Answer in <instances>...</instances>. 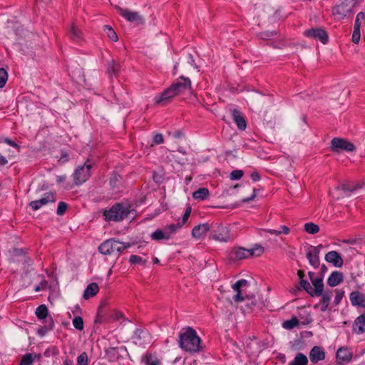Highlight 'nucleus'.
Here are the masks:
<instances>
[{
    "instance_id": "obj_28",
    "label": "nucleus",
    "mask_w": 365,
    "mask_h": 365,
    "mask_svg": "<svg viewBox=\"0 0 365 365\" xmlns=\"http://www.w3.org/2000/svg\"><path fill=\"white\" fill-rule=\"evenodd\" d=\"M209 194L210 192L207 188L201 187L192 193V197L195 199L203 200L209 196Z\"/></svg>"
},
{
    "instance_id": "obj_46",
    "label": "nucleus",
    "mask_w": 365,
    "mask_h": 365,
    "mask_svg": "<svg viewBox=\"0 0 365 365\" xmlns=\"http://www.w3.org/2000/svg\"><path fill=\"white\" fill-rule=\"evenodd\" d=\"M360 29H358V26L356 28H354V32L352 34V41L354 43H358L360 40Z\"/></svg>"
},
{
    "instance_id": "obj_9",
    "label": "nucleus",
    "mask_w": 365,
    "mask_h": 365,
    "mask_svg": "<svg viewBox=\"0 0 365 365\" xmlns=\"http://www.w3.org/2000/svg\"><path fill=\"white\" fill-rule=\"evenodd\" d=\"M304 35L310 38L319 40L322 43L325 44L328 41V34L322 28H312L304 31Z\"/></svg>"
},
{
    "instance_id": "obj_15",
    "label": "nucleus",
    "mask_w": 365,
    "mask_h": 365,
    "mask_svg": "<svg viewBox=\"0 0 365 365\" xmlns=\"http://www.w3.org/2000/svg\"><path fill=\"white\" fill-rule=\"evenodd\" d=\"M247 281L246 279H240L237 281L232 286V289L235 292V294L233 297L234 300L236 302H241L244 301L245 298L242 296L241 288L247 285Z\"/></svg>"
},
{
    "instance_id": "obj_62",
    "label": "nucleus",
    "mask_w": 365,
    "mask_h": 365,
    "mask_svg": "<svg viewBox=\"0 0 365 365\" xmlns=\"http://www.w3.org/2000/svg\"><path fill=\"white\" fill-rule=\"evenodd\" d=\"M308 275H309V277L311 282H312V280L316 279V278L314 277V272H308Z\"/></svg>"
},
{
    "instance_id": "obj_1",
    "label": "nucleus",
    "mask_w": 365,
    "mask_h": 365,
    "mask_svg": "<svg viewBox=\"0 0 365 365\" xmlns=\"http://www.w3.org/2000/svg\"><path fill=\"white\" fill-rule=\"evenodd\" d=\"M191 90V81L189 78L180 77L168 89L163 92L160 96L155 98V104H160L169 101L175 96L182 94L186 91Z\"/></svg>"
},
{
    "instance_id": "obj_50",
    "label": "nucleus",
    "mask_w": 365,
    "mask_h": 365,
    "mask_svg": "<svg viewBox=\"0 0 365 365\" xmlns=\"http://www.w3.org/2000/svg\"><path fill=\"white\" fill-rule=\"evenodd\" d=\"M48 287V282L46 280H42L39 284L35 287L34 290L35 292H38L41 290H44Z\"/></svg>"
},
{
    "instance_id": "obj_42",
    "label": "nucleus",
    "mask_w": 365,
    "mask_h": 365,
    "mask_svg": "<svg viewBox=\"0 0 365 365\" xmlns=\"http://www.w3.org/2000/svg\"><path fill=\"white\" fill-rule=\"evenodd\" d=\"M334 292H335V297H334V303L336 306L341 302V301L344 297V292L339 289H335Z\"/></svg>"
},
{
    "instance_id": "obj_5",
    "label": "nucleus",
    "mask_w": 365,
    "mask_h": 365,
    "mask_svg": "<svg viewBox=\"0 0 365 365\" xmlns=\"http://www.w3.org/2000/svg\"><path fill=\"white\" fill-rule=\"evenodd\" d=\"M129 247V243H124L113 239H109L103 242L98 247V250L103 255H110L115 253H120Z\"/></svg>"
},
{
    "instance_id": "obj_18",
    "label": "nucleus",
    "mask_w": 365,
    "mask_h": 365,
    "mask_svg": "<svg viewBox=\"0 0 365 365\" xmlns=\"http://www.w3.org/2000/svg\"><path fill=\"white\" fill-rule=\"evenodd\" d=\"M309 358L313 363H317L324 359L325 352L322 347L315 346L312 349L309 353Z\"/></svg>"
},
{
    "instance_id": "obj_36",
    "label": "nucleus",
    "mask_w": 365,
    "mask_h": 365,
    "mask_svg": "<svg viewBox=\"0 0 365 365\" xmlns=\"http://www.w3.org/2000/svg\"><path fill=\"white\" fill-rule=\"evenodd\" d=\"M76 365H88V358L86 352L81 353L77 357Z\"/></svg>"
},
{
    "instance_id": "obj_41",
    "label": "nucleus",
    "mask_w": 365,
    "mask_h": 365,
    "mask_svg": "<svg viewBox=\"0 0 365 365\" xmlns=\"http://www.w3.org/2000/svg\"><path fill=\"white\" fill-rule=\"evenodd\" d=\"M300 287L303 288L310 296L312 294V286L307 280H299Z\"/></svg>"
},
{
    "instance_id": "obj_23",
    "label": "nucleus",
    "mask_w": 365,
    "mask_h": 365,
    "mask_svg": "<svg viewBox=\"0 0 365 365\" xmlns=\"http://www.w3.org/2000/svg\"><path fill=\"white\" fill-rule=\"evenodd\" d=\"M336 357L339 361L349 362L352 358V353L346 348L340 347L336 351Z\"/></svg>"
},
{
    "instance_id": "obj_19",
    "label": "nucleus",
    "mask_w": 365,
    "mask_h": 365,
    "mask_svg": "<svg viewBox=\"0 0 365 365\" xmlns=\"http://www.w3.org/2000/svg\"><path fill=\"white\" fill-rule=\"evenodd\" d=\"M232 115L237 128L241 130H245L247 123L241 112L237 109H234L232 110Z\"/></svg>"
},
{
    "instance_id": "obj_55",
    "label": "nucleus",
    "mask_w": 365,
    "mask_h": 365,
    "mask_svg": "<svg viewBox=\"0 0 365 365\" xmlns=\"http://www.w3.org/2000/svg\"><path fill=\"white\" fill-rule=\"evenodd\" d=\"M272 36H274V33H262L260 34V37L263 39H268L270 37H272Z\"/></svg>"
},
{
    "instance_id": "obj_27",
    "label": "nucleus",
    "mask_w": 365,
    "mask_h": 365,
    "mask_svg": "<svg viewBox=\"0 0 365 365\" xmlns=\"http://www.w3.org/2000/svg\"><path fill=\"white\" fill-rule=\"evenodd\" d=\"M150 237L153 240L160 241L161 240H169L170 235L168 231L158 229L151 234Z\"/></svg>"
},
{
    "instance_id": "obj_45",
    "label": "nucleus",
    "mask_w": 365,
    "mask_h": 365,
    "mask_svg": "<svg viewBox=\"0 0 365 365\" xmlns=\"http://www.w3.org/2000/svg\"><path fill=\"white\" fill-rule=\"evenodd\" d=\"M68 208V205L65 202H60L58 205L56 213L58 215H63Z\"/></svg>"
},
{
    "instance_id": "obj_64",
    "label": "nucleus",
    "mask_w": 365,
    "mask_h": 365,
    "mask_svg": "<svg viewBox=\"0 0 365 365\" xmlns=\"http://www.w3.org/2000/svg\"><path fill=\"white\" fill-rule=\"evenodd\" d=\"M37 2H41L44 4L45 5L48 4L51 0H36Z\"/></svg>"
},
{
    "instance_id": "obj_57",
    "label": "nucleus",
    "mask_w": 365,
    "mask_h": 365,
    "mask_svg": "<svg viewBox=\"0 0 365 365\" xmlns=\"http://www.w3.org/2000/svg\"><path fill=\"white\" fill-rule=\"evenodd\" d=\"M7 163L6 158L0 154V165H5Z\"/></svg>"
},
{
    "instance_id": "obj_6",
    "label": "nucleus",
    "mask_w": 365,
    "mask_h": 365,
    "mask_svg": "<svg viewBox=\"0 0 365 365\" xmlns=\"http://www.w3.org/2000/svg\"><path fill=\"white\" fill-rule=\"evenodd\" d=\"M92 164L90 160L85 162L84 165L78 167L73 174V183L75 185H80L85 182L91 175Z\"/></svg>"
},
{
    "instance_id": "obj_10",
    "label": "nucleus",
    "mask_w": 365,
    "mask_h": 365,
    "mask_svg": "<svg viewBox=\"0 0 365 365\" xmlns=\"http://www.w3.org/2000/svg\"><path fill=\"white\" fill-rule=\"evenodd\" d=\"M116 9L120 16L130 22L136 23L138 24L143 22V18L137 11H132L129 9H123L120 6H116Z\"/></svg>"
},
{
    "instance_id": "obj_29",
    "label": "nucleus",
    "mask_w": 365,
    "mask_h": 365,
    "mask_svg": "<svg viewBox=\"0 0 365 365\" xmlns=\"http://www.w3.org/2000/svg\"><path fill=\"white\" fill-rule=\"evenodd\" d=\"M307 364L308 359L307 356L302 353H299L296 355L294 360L289 364V365H307Z\"/></svg>"
},
{
    "instance_id": "obj_52",
    "label": "nucleus",
    "mask_w": 365,
    "mask_h": 365,
    "mask_svg": "<svg viewBox=\"0 0 365 365\" xmlns=\"http://www.w3.org/2000/svg\"><path fill=\"white\" fill-rule=\"evenodd\" d=\"M153 141L155 144H161L164 142L163 135L160 133L155 134L153 137Z\"/></svg>"
},
{
    "instance_id": "obj_54",
    "label": "nucleus",
    "mask_w": 365,
    "mask_h": 365,
    "mask_svg": "<svg viewBox=\"0 0 365 365\" xmlns=\"http://www.w3.org/2000/svg\"><path fill=\"white\" fill-rule=\"evenodd\" d=\"M250 177L253 181H258L260 180V175L257 172L252 173Z\"/></svg>"
},
{
    "instance_id": "obj_33",
    "label": "nucleus",
    "mask_w": 365,
    "mask_h": 365,
    "mask_svg": "<svg viewBox=\"0 0 365 365\" xmlns=\"http://www.w3.org/2000/svg\"><path fill=\"white\" fill-rule=\"evenodd\" d=\"M36 314L40 319H45L48 315V309L46 305L41 304L36 308Z\"/></svg>"
},
{
    "instance_id": "obj_22",
    "label": "nucleus",
    "mask_w": 365,
    "mask_h": 365,
    "mask_svg": "<svg viewBox=\"0 0 365 365\" xmlns=\"http://www.w3.org/2000/svg\"><path fill=\"white\" fill-rule=\"evenodd\" d=\"M210 229V226L208 223H204L197 225L193 227L192 230V235L195 238H200L202 235H205Z\"/></svg>"
},
{
    "instance_id": "obj_32",
    "label": "nucleus",
    "mask_w": 365,
    "mask_h": 365,
    "mask_svg": "<svg viewBox=\"0 0 365 365\" xmlns=\"http://www.w3.org/2000/svg\"><path fill=\"white\" fill-rule=\"evenodd\" d=\"M73 327L78 331H83L84 329V322L81 317L76 316L72 320Z\"/></svg>"
},
{
    "instance_id": "obj_21",
    "label": "nucleus",
    "mask_w": 365,
    "mask_h": 365,
    "mask_svg": "<svg viewBox=\"0 0 365 365\" xmlns=\"http://www.w3.org/2000/svg\"><path fill=\"white\" fill-rule=\"evenodd\" d=\"M314 288L312 287V297H318L319 294H322V291H324V283H323V276L321 277H317L316 279L312 280V282Z\"/></svg>"
},
{
    "instance_id": "obj_13",
    "label": "nucleus",
    "mask_w": 365,
    "mask_h": 365,
    "mask_svg": "<svg viewBox=\"0 0 365 365\" xmlns=\"http://www.w3.org/2000/svg\"><path fill=\"white\" fill-rule=\"evenodd\" d=\"M332 294V290L322 291V294H319L322 297V299L319 304L314 305V308L319 309L321 312H325L328 309Z\"/></svg>"
},
{
    "instance_id": "obj_53",
    "label": "nucleus",
    "mask_w": 365,
    "mask_h": 365,
    "mask_svg": "<svg viewBox=\"0 0 365 365\" xmlns=\"http://www.w3.org/2000/svg\"><path fill=\"white\" fill-rule=\"evenodd\" d=\"M4 142H5L6 143H7L8 145H11V146L14 147V148H19V146L18 145V144H17V143H16L14 141H13V140H10V139H9V138H5V139H4Z\"/></svg>"
},
{
    "instance_id": "obj_38",
    "label": "nucleus",
    "mask_w": 365,
    "mask_h": 365,
    "mask_svg": "<svg viewBox=\"0 0 365 365\" xmlns=\"http://www.w3.org/2000/svg\"><path fill=\"white\" fill-rule=\"evenodd\" d=\"M181 227H182V224H180V222H178L176 224H171V225L167 226L166 227H165L164 230L165 231H168V232L169 233L170 237L173 233H175Z\"/></svg>"
},
{
    "instance_id": "obj_8",
    "label": "nucleus",
    "mask_w": 365,
    "mask_h": 365,
    "mask_svg": "<svg viewBox=\"0 0 365 365\" xmlns=\"http://www.w3.org/2000/svg\"><path fill=\"white\" fill-rule=\"evenodd\" d=\"M356 3V0H341L340 4L334 8V14H338L341 18H344L352 11Z\"/></svg>"
},
{
    "instance_id": "obj_39",
    "label": "nucleus",
    "mask_w": 365,
    "mask_h": 365,
    "mask_svg": "<svg viewBox=\"0 0 365 365\" xmlns=\"http://www.w3.org/2000/svg\"><path fill=\"white\" fill-rule=\"evenodd\" d=\"M8 79V74L6 71L3 68H0V88H3Z\"/></svg>"
},
{
    "instance_id": "obj_11",
    "label": "nucleus",
    "mask_w": 365,
    "mask_h": 365,
    "mask_svg": "<svg viewBox=\"0 0 365 365\" xmlns=\"http://www.w3.org/2000/svg\"><path fill=\"white\" fill-rule=\"evenodd\" d=\"M322 247V245L317 247L311 246L309 251L306 254V257L309 260V264L314 268L319 266V253L320 249Z\"/></svg>"
},
{
    "instance_id": "obj_60",
    "label": "nucleus",
    "mask_w": 365,
    "mask_h": 365,
    "mask_svg": "<svg viewBox=\"0 0 365 365\" xmlns=\"http://www.w3.org/2000/svg\"><path fill=\"white\" fill-rule=\"evenodd\" d=\"M100 310H101V308L98 309V314L96 317V319H95V323H101V316H100Z\"/></svg>"
},
{
    "instance_id": "obj_12",
    "label": "nucleus",
    "mask_w": 365,
    "mask_h": 365,
    "mask_svg": "<svg viewBox=\"0 0 365 365\" xmlns=\"http://www.w3.org/2000/svg\"><path fill=\"white\" fill-rule=\"evenodd\" d=\"M211 237L216 241L227 242L230 239L229 230L226 227L219 226L212 232Z\"/></svg>"
},
{
    "instance_id": "obj_59",
    "label": "nucleus",
    "mask_w": 365,
    "mask_h": 365,
    "mask_svg": "<svg viewBox=\"0 0 365 365\" xmlns=\"http://www.w3.org/2000/svg\"><path fill=\"white\" fill-rule=\"evenodd\" d=\"M297 275L299 278L300 280H303L304 279V272L303 270L302 269H299L297 271Z\"/></svg>"
},
{
    "instance_id": "obj_17",
    "label": "nucleus",
    "mask_w": 365,
    "mask_h": 365,
    "mask_svg": "<svg viewBox=\"0 0 365 365\" xmlns=\"http://www.w3.org/2000/svg\"><path fill=\"white\" fill-rule=\"evenodd\" d=\"M83 41V36L81 29L78 26L72 25L70 27V42L72 41L74 44L78 45Z\"/></svg>"
},
{
    "instance_id": "obj_35",
    "label": "nucleus",
    "mask_w": 365,
    "mask_h": 365,
    "mask_svg": "<svg viewBox=\"0 0 365 365\" xmlns=\"http://www.w3.org/2000/svg\"><path fill=\"white\" fill-rule=\"evenodd\" d=\"M298 324V319L297 318H292L289 320L284 321L282 324V327L286 329H291L297 327Z\"/></svg>"
},
{
    "instance_id": "obj_44",
    "label": "nucleus",
    "mask_w": 365,
    "mask_h": 365,
    "mask_svg": "<svg viewBox=\"0 0 365 365\" xmlns=\"http://www.w3.org/2000/svg\"><path fill=\"white\" fill-rule=\"evenodd\" d=\"M243 171L241 170H235L231 172L230 178L231 180H240L243 176Z\"/></svg>"
},
{
    "instance_id": "obj_20",
    "label": "nucleus",
    "mask_w": 365,
    "mask_h": 365,
    "mask_svg": "<svg viewBox=\"0 0 365 365\" xmlns=\"http://www.w3.org/2000/svg\"><path fill=\"white\" fill-rule=\"evenodd\" d=\"M350 301L354 306L365 307V294L359 292H352L350 294Z\"/></svg>"
},
{
    "instance_id": "obj_63",
    "label": "nucleus",
    "mask_w": 365,
    "mask_h": 365,
    "mask_svg": "<svg viewBox=\"0 0 365 365\" xmlns=\"http://www.w3.org/2000/svg\"><path fill=\"white\" fill-rule=\"evenodd\" d=\"M327 271V268L324 264H322L321 267V273L323 275Z\"/></svg>"
},
{
    "instance_id": "obj_30",
    "label": "nucleus",
    "mask_w": 365,
    "mask_h": 365,
    "mask_svg": "<svg viewBox=\"0 0 365 365\" xmlns=\"http://www.w3.org/2000/svg\"><path fill=\"white\" fill-rule=\"evenodd\" d=\"M304 230L311 235H314L319 232V227L313 222H307L304 225Z\"/></svg>"
},
{
    "instance_id": "obj_4",
    "label": "nucleus",
    "mask_w": 365,
    "mask_h": 365,
    "mask_svg": "<svg viewBox=\"0 0 365 365\" xmlns=\"http://www.w3.org/2000/svg\"><path fill=\"white\" fill-rule=\"evenodd\" d=\"M130 208L120 203H116L110 210H106L103 213L108 221L120 222L124 220L130 214Z\"/></svg>"
},
{
    "instance_id": "obj_24",
    "label": "nucleus",
    "mask_w": 365,
    "mask_h": 365,
    "mask_svg": "<svg viewBox=\"0 0 365 365\" xmlns=\"http://www.w3.org/2000/svg\"><path fill=\"white\" fill-rule=\"evenodd\" d=\"M343 274L338 271L333 272L327 279V284L330 287H335L343 282Z\"/></svg>"
},
{
    "instance_id": "obj_37",
    "label": "nucleus",
    "mask_w": 365,
    "mask_h": 365,
    "mask_svg": "<svg viewBox=\"0 0 365 365\" xmlns=\"http://www.w3.org/2000/svg\"><path fill=\"white\" fill-rule=\"evenodd\" d=\"M34 361V358L31 354H25L21 361L19 365H31Z\"/></svg>"
},
{
    "instance_id": "obj_56",
    "label": "nucleus",
    "mask_w": 365,
    "mask_h": 365,
    "mask_svg": "<svg viewBox=\"0 0 365 365\" xmlns=\"http://www.w3.org/2000/svg\"><path fill=\"white\" fill-rule=\"evenodd\" d=\"M123 316V313L122 312H115L113 316V318L115 320L117 319H119L120 318H122Z\"/></svg>"
},
{
    "instance_id": "obj_7",
    "label": "nucleus",
    "mask_w": 365,
    "mask_h": 365,
    "mask_svg": "<svg viewBox=\"0 0 365 365\" xmlns=\"http://www.w3.org/2000/svg\"><path fill=\"white\" fill-rule=\"evenodd\" d=\"M330 149L336 153H339L341 151L354 152L356 150V146L345 138H334L331 141Z\"/></svg>"
},
{
    "instance_id": "obj_51",
    "label": "nucleus",
    "mask_w": 365,
    "mask_h": 365,
    "mask_svg": "<svg viewBox=\"0 0 365 365\" xmlns=\"http://www.w3.org/2000/svg\"><path fill=\"white\" fill-rule=\"evenodd\" d=\"M190 213H191V207H187L185 210L184 215H183L182 221L180 222V224H182V226L186 222V221L187 220V219L189 218V217L190 215Z\"/></svg>"
},
{
    "instance_id": "obj_40",
    "label": "nucleus",
    "mask_w": 365,
    "mask_h": 365,
    "mask_svg": "<svg viewBox=\"0 0 365 365\" xmlns=\"http://www.w3.org/2000/svg\"><path fill=\"white\" fill-rule=\"evenodd\" d=\"M108 70L110 73L116 74L120 71V65L114 61H112L109 63Z\"/></svg>"
},
{
    "instance_id": "obj_2",
    "label": "nucleus",
    "mask_w": 365,
    "mask_h": 365,
    "mask_svg": "<svg viewBox=\"0 0 365 365\" xmlns=\"http://www.w3.org/2000/svg\"><path fill=\"white\" fill-rule=\"evenodd\" d=\"M179 346L187 352H197L200 350V338L195 329L191 327L185 329L179 335Z\"/></svg>"
},
{
    "instance_id": "obj_31",
    "label": "nucleus",
    "mask_w": 365,
    "mask_h": 365,
    "mask_svg": "<svg viewBox=\"0 0 365 365\" xmlns=\"http://www.w3.org/2000/svg\"><path fill=\"white\" fill-rule=\"evenodd\" d=\"M264 231L267 233H269L271 235H274L279 236L282 233H283L284 235H288L290 232V230L287 226L283 225V226H281L280 230H273V229H267V230H264Z\"/></svg>"
},
{
    "instance_id": "obj_25",
    "label": "nucleus",
    "mask_w": 365,
    "mask_h": 365,
    "mask_svg": "<svg viewBox=\"0 0 365 365\" xmlns=\"http://www.w3.org/2000/svg\"><path fill=\"white\" fill-rule=\"evenodd\" d=\"M353 329L357 334L365 332V314H361L355 319Z\"/></svg>"
},
{
    "instance_id": "obj_14",
    "label": "nucleus",
    "mask_w": 365,
    "mask_h": 365,
    "mask_svg": "<svg viewBox=\"0 0 365 365\" xmlns=\"http://www.w3.org/2000/svg\"><path fill=\"white\" fill-rule=\"evenodd\" d=\"M56 201L55 196L52 192L45 194V196L38 200L31 201L29 205L34 210H38L41 206L46 205L48 202H53Z\"/></svg>"
},
{
    "instance_id": "obj_47",
    "label": "nucleus",
    "mask_w": 365,
    "mask_h": 365,
    "mask_svg": "<svg viewBox=\"0 0 365 365\" xmlns=\"http://www.w3.org/2000/svg\"><path fill=\"white\" fill-rule=\"evenodd\" d=\"M78 78L77 79H76L75 81H76L77 83L80 84L81 86H85L86 85V81H85V78H84V74H83V72L79 69L78 71Z\"/></svg>"
},
{
    "instance_id": "obj_58",
    "label": "nucleus",
    "mask_w": 365,
    "mask_h": 365,
    "mask_svg": "<svg viewBox=\"0 0 365 365\" xmlns=\"http://www.w3.org/2000/svg\"><path fill=\"white\" fill-rule=\"evenodd\" d=\"M14 255H24V252L22 249H14Z\"/></svg>"
},
{
    "instance_id": "obj_26",
    "label": "nucleus",
    "mask_w": 365,
    "mask_h": 365,
    "mask_svg": "<svg viewBox=\"0 0 365 365\" xmlns=\"http://www.w3.org/2000/svg\"><path fill=\"white\" fill-rule=\"evenodd\" d=\"M99 291V287L97 283L92 282L89 284L84 291L83 298L88 299L94 297Z\"/></svg>"
},
{
    "instance_id": "obj_61",
    "label": "nucleus",
    "mask_w": 365,
    "mask_h": 365,
    "mask_svg": "<svg viewBox=\"0 0 365 365\" xmlns=\"http://www.w3.org/2000/svg\"><path fill=\"white\" fill-rule=\"evenodd\" d=\"M255 192H256V190L255 189V190H253V192H254V193H253V195H252L250 197H249V198L244 199V200H243V202H249V201H250V200H253V199L255 197V196H256V193H255Z\"/></svg>"
},
{
    "instance_id": "obj_16",
    "label": "nucleus",
    "mask_w": 365,
    "mask_h": 365,
    "mask_svg": "<svg viewBox=\"0 0 365 365\" xmlns=\"http://www.w3.org/2000/svg\"><path fill=\"white\" fill-rule=\"evenodd\" d=\"M325 260L327 262L333 264L336 267H341L344 261L340 255L336 251H331L326 254Z\"/></svg>"
},
{
    "instance_id": "obj_43",
    "label": "nucleus",
    "mask_w": 365,
    "mask_h": 365,
    "mask_svg": "<svg viewBox=\"0 0 365 365\" xmlns=\"http://www.w3.org/2000/svg\"><path fill=\"white\" fill-rule=\"evenodd\" d=\"M129 261L130 263L135 264V263H140L142 264H145L147 263L146 259H143L142 257L138 255H131L130 257Z\"/></svg>"
},
{
    "instance_id": "obj_48",
    "label": "nucleus",
    "mask_w": 365,
    "mask_h": 365,
    "mask_svg": "<svg viewBox=\"0 0 365 365\" xmlns=\"http://www.w3.org/2000/svg\"><path fill=\"white\" fill-rule=\"evenodd\" d=\"M364 19V14L363 12H359L356 17L354 27L356 28L358 26V29H360L361 23Z\"/></svg>"
},
{
    "instance_id": "obj_49",
    "label": "nucleus",
    "mask_w": 365,
    "mask_h": 365,
    "mask_svg": "<svg viewBox=\"0 0 365 365\" xmlns=\"http://www.w3.org/2000/svg\"><path fill=\"white\" fill-rule=\"evenodd\" d=\"M341 189L344 191H354V190H355L356 189L360 188L361 185L359 183L356 184L354 186H351V185H347V184H343V185H341Z\"/></svg>"
},
{
    "instance_id": "obj_3",
    "label": "nucleus",
    "mask_w": 365,
    "mask_h": 365,
    "mask_svg": "<svg viewBox=\"0 0 365 365\" xmlns=\"http://www.w3.org/2000/svg\"><path fill=\"white\" fill-rule=\"evenodd\" d=\"M264 252V247L260 245H255L251 249L244 247H234L229 252V258L231 260H240L249 257H259Z\"/></svg>"
},
{
    "instance_id": "obj_34",
    "label": "nucleus",
    "mask_w": 365,
    "mask_h": 365,
    "mask_svg": "<svg viewBox=\"0 0 365 365\" xmlns=\"http://www.w3.org/2000/svg\"><path fill=\"white\" fill-rule=\"evenodd\" d=\"M104 31L106 33L108 37L114 42L118 40V37L115 31L110 26L105 25L103 26Z\"/></svg>"
}]
</instances>
